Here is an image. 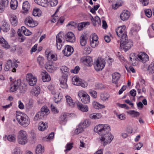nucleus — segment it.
<instances>
[{
  "label": "nucleus",
  "mask_w": 154,
  "mask_h": 154,
  "mask_svg": "<svg viewBox=\"0 0 154 154\" xmlns=\"http://www.w3.org/2000/svg\"><path fill=\"white\" fill-rule=\"evenodd\" d=\"M89 93L93 98H96L97 97V92L91 89L89 91Z\"/></svg>",
  "instance_id": "6e6d98bb"
},
{
  "label": "nucleus",
  "mask_w": 154,
  "mask_h": 154,
  "mask_svg": "<svg viewBox=\"0 0 154 154\" xmlns=\"http://www.w3.org/2000/svg\"><path fill=\"white\" fill-rule=\"evenodd\" d=\"M105 62V60L102 58H98L94 63V68L97 71L102 70L104 67Z\"/></svg>",
  "instance_id": "1a4fd4ad"
},
{
  "label": "nucleus",
  "mask_w": 154,
  "mask_h": 154,
  "mask_svg": "<svg viewBox=\"0 0 154 154\" xmlns=\"http://www.w3.org/2000/svg\"><path fill=\"white\" fill-rule=\"evenodd\" d=\"M67 115L66 113H62L60 116L59 119V122L60 124L62 123L63 122L67 121Z\"/></svg>",
  "instance_id": "7c9ffc66"
},
{
  "label": "nucleus",
  "mask_w": 154,
  "mask_h": 154,
  "mask_svg": "<svg viewBox=\"0 0 154 154\" xmlns=\"http://www.w3.org/2000/svg\"><path fill=\"white\" fill-rule=\"evenodd\" d=\"M37 61L39 65L41 66H43L44 64V59L43 57L39 56L37 58Z\"/></svg>",
  "instance_id": "de8ad7c7"
},
{
  "label": "nucleus",
  "mask_w": 154,
  "mask_h": 154,
  "mask_svg": "<svg viewBox=\"0 0 154 154\" xmlns=\"http://www.w3.org/2000/svg\"><path fill=\"white\" fill-rule=\"evenodd\" d=\"M16 118L18 122L23 127H27L29 124L30 120L27 116L23 112H17Z\"/></svg>",
  "instance_id": "f257e3e1"
},
{
  "label": "nucleus",
  "mask_w": 154,
  "mask_h": 154,
  "mask_svg": "<svg viewBox=\"0 0 154 154\" xmlns=\"http://www.w3.org/2000/svg\"><path fill=\"white\" fill-rule=\"evenodd\" d=\"M67 78L66 75H62L61 78L60 80V87L66 89L68 88V85L66 83Z\"/></svg>",
  "instance_id": "dca6fc26"
},
{
  "label": "nucleus",
  "mask_w": 154,
  "mask_h": 154,
  "mask_svg": "<svg viewBox=\"0 0 154 154\" xmlns=\"http://www.w3.org/2000/svg\"><path fill=\"white\" fill-rule=\"evenodd\" d=\"M77 106L79 109L83 112H87L88 110V107L87 105H84L82 103H78Z\"/></svg>",
  "instance_id": "4be33fe9"
},
{
  "label": "nucleus",
  "mask_w": 154,
  "mask_h": 154,
  "mask_svg": "<svg viewBox=\"0 0 154 154\" xmlns=\"http://www.w3.org/2000/svg\"><path fill=\"white\" fill-rule=\"evenodd\" d=\"M138 58L135 56H132V57H130V60L132 62L133 65H135L137 63V62L138 60L142 62L143 63H145L146 61L149 60V57L145 53L140 52L138 55Z\"/></svg>",
  "instance_id": "f03ea898"
},
{
  "label": "nucleus",
  "mask_w": 154,
  "mask_h": 154,
  "mask_svg": "<svg viewBox=\"0 0 154 154\" xmlns=\"http://www.w3.org/2000/svg\"><path fill=\"white\" fill-rule=\"evenodd\" d=\"M25 23L26 25L31 27H34L38 25V23L36 21L33 20L32 18L29 17L25 20Z\"/></svg>",
  "instance_id": "f8f14e48"
},
{
  "label": "nucleus",
  "mask_w": 154,
  "mask_h": 154,
  "mask_svg": "<svg viewBox=\"0 0 154 154\" xmlns=\"http://www.w3.org/2000/svg\"><path fill=\"white\" fill-rule=\"evenodd\" d=\"M81 80V79L79 77L77 76H74L72 79V83L75 85L79 86Z\"/></svg>",
  "instance_id": "c9c22d12"
},
{
  "label": "nucleus",
  "mask_w": 154,
  "mask_h": 154,
  "mask_svg": "<svg viewBox=\"0 0 154 154\" xmlns=\"http://www.w3.org/2000/svg\"><path fill=\"white\" fill-rule=\"evenodd\" d=\"M34 1L37 4L45 7L48 2V0H34Z\"/></svg>",
  "instance_id": "58836bf2"
},
{
  "label": "nucleus",
  "mask_w": 154,
  "mask_h": 154,
  "mask_svg": "<svg viewBox=\"0 0 154 154\" xmlns=\"http://www.w3.org/2000/svg\"><path fill=\"white\" fill-rule=\"evenodd\" d=\"M90 124V122L88 120H85L83 122L80 123L74 131V133L78 134L84 131V129L87 127Z\"/></svg>",
  "instance_id": "423d86ee"
},
{
  "label": "nucleus",
  "mask_w": 154,
  "mask_h": 154,
  "mask_svg": "<svg viewBox=\"0 0 154 154\" xmlns=\"http://www.w3.org/2000/svg\"><path fill=\"white\" fill-rule=\"evenodd\" d=\"M109 97V95L107 93H102L100 94V99L103 101H105L108 100Z\"/></svg>",
  "instance_id": "bb28decb"
},
{
  "label": "nucleus",
  "mask_w": 154,
  "mask_h": 154,
  "mask_svg": "<svg viewBox=\"0 0 154 154\" xmlns=\"http://www.w3.org/2000/svg\"><path fill=\"white\" fill-rule=\"evenodd\" d=\"M18 35L19 37V40L20 42H23L25 39V37L24 36H23L22 35L20 32V29H19L17 32Z\"/></svg>",
  "instance_id": "603ef678"
},
{
  "label": "nucleus",
  "mask_w": 154,
  "mask_h": 154,
  "mask_svg": "<svg viewBox=\"0 0 154 154\" xmlns=\"http://www.w3.org/2000/svg\"><path fill=\"white\" fill-rule=\"evenodd\" d=\"M47 127V123H44L43 122H40L38 124V129L41 131H43L46 129Z\"/></svg>",
  "instance_id": "c756f323"
},
{
  "label": "nucleus",
  "mask_w": 154,
  "mask_h": 154,
  "mask_svg": "<svg viewBox=\"0 0 154 154\" xmlns=\"http://www.w3.org/2000/svg\"><path fill=\"white\" fill-rule=\"evenodd\" d=\"M22 152L19 148H16L13 150V153L14 154H22Z\"/></svg>",
  "instance_id": "052dcab7"
},
{
  "label": "nucleus",
  "mask_w": 154,
  "mask_h": 154,
  "mask_svg": "<svg viewBox=\"0 0 154 154\" xmlns=\"http://www.w3.org/2000/svg\"><path fill=\"white\" fill-rule=\"evenodd\" d=\"M51 91V93L53 94H54V98L55 99L54 100L55 102L56 103H58L61 100V98L59 96V94L58 93H56L55 91L54 90Z\"/></svg>",
  "instance_id": "f704fd0d"
},
{
  "label": "nucleus",
  "mask_w": 154,
  "mask_h": 154,
  "mask_svg": "<svg viewBox=\"0 0 154 154\" xmlns=\"http://www.w3.org/2000/svg\"><path fill=\"white\" fill-rule=\"evenodd\" d=\"M41 75H42V80L44 82H48L51 80L50 76L46 71H45L42 72Z\"/></svg>",
  "instance_id": "a878e982"
},
{
  "label": "nucleus",
  "mask_w": 154,
  "mask_h": 154,
  "mask_svg": "<svg viewBox=\"0 0 154 154\" xmlns=\"http://www.w3.org/2000/svg\"><path fill=\"white\" fill-rule=\"evenodd\" d=\"M49 109L46 106H42L41 109V111L38 112L35 116L34 120L37 121L41 119H43L47 115L49 114Z\"/></svg>",
  "instance_id": "20e7f679"
},
{
  "label": "nucleus",
  "mask_w": 154,
  "mask_h": 154,
  "mask_svg": "<svg viewBox=\"0 0 154 154\" xmlns=\"http://www.w3.org/2000/svg\"><path fill=\"white\" fill-rule=\"evenodd\" d=\"M73 51V49L72 47L66 45L63 51V53L65 56H69L72 54Z\"/></svg>",
  "instance_id": "4468645a"
},
{
  "label": "nucleus",
  "mask_w": 154,
  "mask_h": 154,
  "mask_svg": "<svg viewBox=\"0 0 154 154\" xmlns=\"http://www.w3.org/2000/svg\"><path fill=\"white\" fill-rule=\"evenodd\" d=\"M88 95V94L86 91L83 90L79 91L78 94V96L81 99V98H83L84 97H85L87 95Z\"/></svg>",
  "instance_id": "79ce46f5"
},
{
  "label": "nucleus",
  "mask_w": 154,
  "mask_h": 154,
  "mask_svg": "<svg viewBox=\"0 0 154 154\" xmlns=\"http://www.w3.org/2000/svg\"><path fill=\"white\" fill-rule=\"evenodd\" d=\"M79 85L81 86L83 88H85L88 85L87 83L85 82L84 80L81 79L80 83H79Z\"/></svg>",
  "instance_id": "69168bd1"
},
{
  "label": "nucleus",
  "mask_w": 154,
  "mask_h": 154,
  "mask_svg": "<svg viewBox=\"0 0 154 154\" xmlns=\"http://www.w3.org/2000/svg\"><path fill=\"white\" fill-rule=\"evenodd\" d=\"M89 117L92 119H97L101 118L102 117V115L100 113H93L90 114Z\"/></svg>",
  "instance_id": "c85d7f7f"
},
{
  "label": "nucleus",
  "mask_w": 154,
  "mask_h": 154,
  "mask_svg": "<svg viewBox=\"0 0 154 154\" xmlns=\"http://www.w3.org/2000/svg\"><path fill=\"white\" fill-rule=\"evenodd\" d=\"M30 5L27 1H26L23 3L22 6V13H27L30 8Z\"/></svg>",
  "instance_id": "6ab92c4d"
},
{
  "label": "nucleus",
  "mask_w": 154,
  "mask_h": 154,
  "mask_svg": "<svg viewBox=\"0 0 154 154\" xmlns=\"http://www.w3.org/2000/svg\"><path fill=\"white\" fill-rule=\"evenodd\" d=\"M65 98L67 105L71 107H73L75 105V102L72 97L66 95Z\"/></svg>",
  "instance_id": "b1692460"
},
{
  "label": "nucleus",
  "mask_w": 154,
  "mask_h": 154,
  "mask_svg": "<svg viewBox=\"0 0 154 154\" xmlns=\"http://www.w3.org/2000/svg\"><path fill=\"white\" fill-rule=\"evenodd\" d=\"M50 5L52 6H55L57 4V0H48Z\"/></svg>",
  "instance_id": "e2e57ef3"
},
{
  "label": "nucleus",
  "mask_w": 154,
  "mask_h": 154,
  "mask_svg": "<svg viewBox=\"0 0 154 154\" xmlns=\"http://www.w3.org/2000/svg\"><path fill=\"white\" fill-rule=\"evenodd\" d=\"M21 84L20 80H17L12 83L10 87V90L11 91L14 92L16 91L18 88Z\"/></svg>",
  "instance_id": "ddd939ff"
},
{
  "label": "nucleus",
  "mask_w": 154,
  "mask_h": 154,
  "mask_svg": "<svg viewBox=\"0 0 154 154\" xmlns=\"http://www.w3.org/2000/svg\"><path fill=\"white\" fill-rule=\"evenodd\" d=\"M79 42L82 46L85 45L87 42V38L85 35L82 34L79 38Z\"/></svg>",
  "instance_id": "5701e85b"
},
{
  "label": "nucleus",
  "mask_w": 154,
  "mask_h": 154,
  "mask_svg": "<svg viewBox=\"0 0 154 154\" xmlns=\"http://www.w3.org/2000/svg\"><path fill=\"white\" fill-rule=\"evenodd\" d=\"M94 130L99 134L103 135L108 133L110 129L108 125L100 124L94 127Z\"/></svg>",
  "instance_id": "7ed1b4c3"
},
{
  "label": "nucleus",
  "mask_w": 154,
  "mask_h": 154,
  "mask_svg": "<svg viewBox=\"0 0 154 154\" xmlns=\"http://www.w3.org/2000/svg\"><path fill=\"white\" fill-rule=\"evenodd\" d=\"M40 89L38 86L34 88L31 90V93L32 95L37 96L40 93Z\"/></svg>",
  "instance_id": "cd10ccee"
},
{
  "label": "nucleus",
  "mask_w": 154,
  "mask_h": 154,
  "mask_svg": "<svg viewBox=\"0 0 154 154\" xmlns=\"http://www.w3.org/2000/svg\"><path fill=\"white\" fill-rule=\"evenodd\" d=\"M8 140L11 142H14L15 141L16 138L15 137L12 135H8L7 137Z\"/></svg>",
  "instance_id": "bf43d9fd"
},
{
  "label": "nucleus",
  "mask_w": 154,
  "mask_h": 154,
  "mask_svg": "<svg viewBox=\"0 0 154 154\" xmlns=\"http://www.w3.org/2000/svg\"><path fill=\"white\" fill-rule=\"evenodd\" d=\"M130 12L127 10H124L121 13L120 17L121 20L123 21L127 20L129 17Z\"/></svg>",
  "instance_id": "a211bd4d"
},
{
  "label": "nucleus",
  "mask_w": 154,
  "mask_h": 154,
  "mask_svg": "<svg viewBox=\"0 0 154 154\" xmlns=\"http://www.w3.org/2000/svg\"><path fill=\"white\" fill-rule=\"evenodd\" d=\"M145 15L148 17H150L152 15V12L150 9H147L145 11Z\"/></svg>",
  "instance_id": "13d9d810"
},
{
  "label": "nucleus",
  "mask_w": 154,
  "mask_h": 154,
  "mask_svg": "<svg viewBox=\"0 0 154 154\" xmlns=\"http://www.w3.org/2000/svg\"><path fill=\"white\" fill-rule=\"evenodd\" d=\"M41 10L37 8L34 9L33 11L32 14L34 16H39L41 15Z\"/></svg>",
  "instance_id": "09e8293b"
},
{
  "label": "nucleus",
  "mask_w": 154,
  "mask_h": 154,
  "mask_svg": "<svg viewBox=\"0 0 154 154\" xmlns=\"http://www.w3.org/2000/svg\"><path fill=\"white\" fill-rule=\"evenodd\" d=\"M44 147L40 144L38 145L35 150L36 154H42L44 152Z\"/></svg>",
  "instance_id": "72a5a7b5"
},
{
  "label": "nucleus",
  "mask_w": 154,
  "mask_h": 154,
  "mask_svg": "<svg viewBox=\"0 0 154 154\" xmlns=\"http://www.w3.org/2000/svg\"><path fill=\"white\" fill-rule=\"evenodd\" d=\"M127 113L128 114L131 115L132 117H135L138 116L140 115V113L137 112H136L134 110H129L127 111Z\"/></svg>",
  "instance_id": "37998d69"
},
{
  "label": "nucleus",
  "mask_w": 154,
  "mask_h": 154,
  "mask_svg": "<svg viewBox=\"0 0 154 154\" xmlns=\"http://www.w3.org/2000/svg\"><path fill=\"white\" fill-rule=\"evenodd\" d=\"M18 6V2L17 0H11V7L13 9L16 8Z\"/></svg>",
  "instance_id": "c03bdc74"
},
{
  "label": "nucleus",
  "mask_w": 154,
  "mask_h": 154,
  "mask_svg": "<svg viewBox=\"0 0 154 154\" xmlns=\"http://www.w3.org/2000/svg\"><path fill=\"white\" fill-rule=\"evenodd\" d=\"M0 43L2 44V46L5 48H8L9 47L8 42L3 38H1Z\"/></svg>",
  "instance_id": "a19ab883"
},
{
  "label": "nucleus",
  "mask_w": 154,
  "mask_h": 154,
  "mask_svg": "<svg viewBox=\"0 0 154 154\" xmlns=\"http://www.w3.org/2000/svg\"><path fill=\"white\" fill-rule=\"evenodd\" d=\"M64 36L63 33L62 32H60L56 36V44L57 47V49L60 50L61 49L62 45V39L63 38V36Z\"/></svg>",
  "instance_id": "9d476101"
},
{
  "label": "nucleus",
  "mask_w": 154,
  "mask_h": 154,
  "mask_svg": "<svg viewBox=\"0 0 154 154\" xmlns=\"http://www.w3.org/2000/svg\"><path fill=\"white\" fill-rule=\"evenodd\" d=\"M112 82L116 84H117L121 76L120 74L118 72H115L112 74Z\"/></svg>",
  "instance_id": "412c9836"
},
{
  "label": "nucleus",
  "mask_w": 154,
  "mask_h": 154,
  "mask_svg": "<svg viewBox=\"0 0 154 154\" xmlns=\"http://www.w3.org/2000/svg\"><path fill=\"white\" fill-rule=\"evenodd\" d=\"M45 68L50 72H53L56 69V68L52 65H45Z\"/></svg>",
  "instance_id": "2f4dec72"
},
{
  "label": "nucleus",
  "mask_w": 154,
  "mask_h": 154,
  "mask_svg": "<svg viewBox=\"0 0 154 154\" xmlns=\"http://www.w3.org/2000/svg\"><path fill=\"white\" fill-rule=\"evenodd\" d=\"M60 69L62 72L63 73V75H66L68 76V74L69 72V69L66 66H62Z\"/></svg>",
  "instance_id": "473e14b6"
},
{
  "label": "nucleus",
  "mask_w": 154,
  "mask_h": 154,
  "mask_svg": "<svg viewBox=\"0 0 154 154\" xmlns=\"http://www.w3.org/2000/svg\"><path fill=\"white\" fill-rule=\"evenodd\" d=\"M125 26H122L118 27L116 30V32L117 35L119 37L122 38H126L127 36L126 32L125 30Z\"/></svg>",
  "instance_id": "0eeeda50"
},
{
  "label": "nucleus",
  "mask_w": 154,
  "mask_h": 154,
  "mask_svg": "<svg viewBox=\"0 0 154 154\" xmlns=\"http://www.w3.org/2000/svg\"><path fill=\"white\" fill-rule=\"evenodd\" d=\"M46 54L47 55L46 57L49 60L55 61L57 60L56 56L50 53L49 52L46 51Z\"/></svg>",
  "instance_id": "393cba45"
},
{
  "label": "nucleus",
  "mask_w": 154,
  "mask_h": 154,
  "mask_svg": "<svg viewBox=\"0 0 154 154\" xmlns=\"http://www.w3.org/2000/svg\"><path fill=\"white\" fill-rule=\"evenodd\" d=\"M147 70L150 73H153L154 72V61L149 66Z\"/></svg>",
  "instance_id": "5fc2aeb1"
},
{
  "label": "nucleus",
  "mask_w": 154,
  "mask_h": 154,
  "mask_svg": "<svg viewBox=\"0 0 154 154\" xmlns=\"http://www.w3.org/2000/svg\"><path fill=\"white\" fill-rule=\"evenodd\" d=\"M73 147V143H68L66 146V149L65 151H68L70 150Z\"/></svg>",
  "instance_id": "0e129e2a"
},
{
  "label": "nucleus",
  "mask_w": 154,
  "mask_h": 154,
  "mask_svg": "<svg viewBox=\"0 0 154 154\" xmlns=\"http://www.w3.org/2000/svg\"><path fill=\"white\" fill-rule=\"evenodd\" d=\"M20 29V32H21L23 33L26 35H29L32 33L31 32L24 26H22L21 27V29Z\"/></svg>",
  "instance_id": "e433bc0d"
},
{
  "label": "nucleus",
  "mask_w": 154,
  "mask_h": 154,
  "mask_svg": "<svg viewBox=\"0 0 154 154\" xmlns=\"http://www.w3.org/2000/svg\"><path fill=\"white\" fill-rule=\"evenodd\" d=\"M13 63L12 62V61L9 60L7 61L6 64L8 65L9 67H10L11 71L13 72H15L16 69H14V66H13Z\"/></svg>",
  "instance_id": "ea45409f"
},
{
  "label": "nucleus",
  "mask_w": 154,
  "mask_h": 154,
  "mask_svg": "<svg viewBox=\"0 0 154 154\" xmlns=\"http://www.w3.org/2000/svg\"><path fill=\"white\" fill-rule=\"evenodd\" d=\"M82 61L85 65L87 66H91L93 64V60L91 57L87 56L81 59Z\"/></svg>",
  "instance_id": "2eb2a0df"
},
{
  "label": "nucleus",
  "mask_w": 154,
  "mask_h": 154,
  "mask_svg": "<svg viewBox=\"0 0 154 154\" xmlns=\"http://www.w3.org/2000/svg\"><path fill=\"white\" fill-rule=\"evenodd\" d=\"M79 69V67L78 66H76L74 69L71 70L70 71L72 73L76 74L78 72Z\"/></svg>",
  "instance_id": "774afa93"
},
{
  "label": "nucleus",
  "mask_w": 154,
  "mask_h": 154,
  "mask_svg": "<svg viewBox=\"0 0 154 154\" xmlns=\"http://www.w3.org/2000/svg\"><path fill=\"white\" fill-rule=\"evenodd\" d=\"M90 44L92 48H95L98 45V41H93L90 39Z\"/></svg>",
  "instance_id": "4d7b16f0"
},
{
  "label": "nucleus",
  "mask_w": 154,
  "mask_h": 154,
  "mask_svg": "<svg viewBox=\"0 0 154 154\" xmlns=\"http://www.w3.org/2000/svg\"><path fill=\"white\" fill-rule=\"evenodd\" d=\"M18 137L27 138V134L26 132L23 130H20L18 133Z\"/></svg>",
  "instance_id": "4c0bfd02"
},
{
  "label": "nucleus",
  "mask_w": 154,
  "mask_h": 154,
  "mask_svg": "<svg viewBox=\"0 0 154 154\" xmlns=\"http://www.w3.org/2000/svg\"><path fill=\"white\" fill-rule=\"evenodd\" d=\"M81 101L82 103H88L90 102V96L88 95L83 98H81Z\"/></svg>",
  "instance_id": "a18cd8bd"
},
{
  "label": "nucleus",
  "mask_w": 154,
  "mask_h": 154,
  "mask_svg": "<svg viewBox=\"0 0 154 154\" xmlns=\"http://www.w3.org/2000/svg\"><path fill=\"white\" fill-rule=\"evenodd\" d=\"M93 25L95 26L97 25V23L98 25L101 24V22L100 18L98 16H96L94 20V22H93Z\"/></svg>",
  "instance_id": "3c124183"
},
{
  "label": "nucleus",
  "mask_w": 154,
  "mask_h": 154,
  "mask_svg": "<svg viewBox=\"0 0 154 154\" xmlns=\"http://www.w3.org/2000/svg\"><path fill=\"white\" fill-rule=\"evenodd\" d=\"M10 20L11 24L14 26H16L17 24V18L14 15L11 14L10 16Z\"/></svg>",
  "instance_id": "aec40b11"
},
{
  "label": "nucleus",
  "mask_w": 154,
  "mask_h": 154,
  "mask_svg": "<svg viewBox=\"0 0 154 154\" xmlns=\"http://www.w3.org/2000/svg\"><path fill=\"white\" fill-rule=\"evenodd\" d=\"M117 105L121 108H124L126 109H129L128 106L125 104H122L119 103H117Z\"/></svg>",
  "instance_id": "338daca9"
},
{
  "label": "nucleus",
  "mask_w": 154,
  "mask_h": 154,
  "mask_svg": "<svg viewBox=\"0 0 154 154\" xmlns=\"http://www.w3.org/2000/svg\"><path fill=\"white\" fill-rule=\"evenodd\" d=\"M120 46L123 48L125 51H126L129 50L133 45V42L130 39H128L127 36L126 38H122L121 39Z\"/></svg>",
  "instance_id": "39448f33"
},
{
  "label": "nucleus",
  "mask_w": 154,
  "mask_h": 154,
  "mask_svg": "<svg viewBox=\"0 0 154 154\" xmlns=\"http://www.w3.org/2000/svg\"><path fill=\"white\" fill-rule=\"evenodd\" d=\"M26 79L30 86H33L35 85L37 80L36 77L31 73L27 74Z\"/></svg>",
  "instance_id": "9b49d317"
},
{
  "label": "nucleus",
  "mask_w": 154,
  "mask_h": 154,
  "mask_svg": "<svg viewBox=\"0 0 154 154\" xmlns=\"http://www.w3.org/2000/svg\"><path fill=\"white\" fill-rule=\"evenodd\" d=\"M18 141L19 143L22 145H24L27 142V138L18 137Z\"/></svg>",
  "instance_id": "49530a36"
},
{
  "label": "nucleus",
  "mask_w": 154,
  "mask_h": 154,
  "mask_svg": "<svg viewBox=\"0 0 154 154\" xmlns=\"http://www.w3.org/2000/svg\"><path fill=\"white\" fill-rule=\"evenodd\" d=\"M54 136V133L52 132L48 136H46L44 138H43V140H46L48 141H49L53 138Z\"/></svg>",
  "instance_id": "8fccbe9b"
},
{
  "label": "nucleus",
  "mask_w": 154,
  "mask_h": 154,
  "mask_svg": "<svg viewBox=\"0 0 154 154\" xmlns=\"http://www.w3.org/2000/svg\"><path fill=\"white\" fill-rule=\"evenodd\" d=\"M91 51L90 48L88 46L85 47L84 49V52L86 54H89L91 53Z\"/></svg>",
  "instance_id": "680f3d73"
},
{
  "label": "nucleus",
  "mask_w": 154,
  "mask_h": 154,
  "mask_svg": "<svg viewBox=\"0 0 154 154\" xmlns=\"http://www.w3.org/2000/svg\"><path fill=\"white\" fill-rule=\"evenodd\" d=\"M89 24V23L88 22H82L79 23L78 25V28L79 30H81L82 28L85 26L87 24Z\"/></svg>",
  "instance_id": "864d4df0"
},
{
  "label": "nucleus",
  "mask_w": 154,
  "mask_h": 154,
  "mask_svg": "<svg viewBox=\"0 0 154 154\" xmlns=\"http://www.w3.org/2000/svg\"><path fill=\"white\" fill-rule=\"evenodd\" d=\"M66 41L71 42H73L75 41V37L74 34L71 32H68L65 35Z\"/></svg>",
  "instance_id": "f3484780"
},
{
  "label": "nucleus",
  "mask_w": 154,
  "mask_h": 154,
  "mask_svg": "<svg viewBox=\"0 0 154 154\" xmlns=\"http://www.w3.org/2000/svg\"><path fill=\"white\" fill-rule=\"evenodd\" d=\"M105 135H106L105 137L103 136H101L100 138V141L102 142H103V145L104 146H105L107 144L110 143L114 138L113 136L110 133H107Z\"/></svg>",
  "instance_id": "6e6552de"
}]
</instances>
